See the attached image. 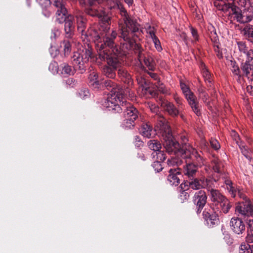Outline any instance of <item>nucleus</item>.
Returning <instances> with one entry per match:
<instances>
[{
    "label": "nucleus",
    "instance_id": "1",
    "mask_svg": "<svg viewBox=\"0 0 253 253\" xmlns=\"http://www.w3.org/2000/svg\"><path fill=\"white\" fill-rule=\"evenodd\" d=\"M118 6L120 10L121 14L123 17L124 22V24L120 25V37L125 42L123 43V47L127 49H132L137 55L140 64H141L143 61L149 70L154 71L156 63L152 55L145 51L141 45L135 41V38H139L142 33L140 29V25L136 19L128 15L122 4H118Z\"/></svg>",
    "mask_w": 253,
    "mask_h": 253
},
{
    "label": "nucleus",
    "instance_id": "2",
    "mask_svg": "<svg viewBox=\"0 0 253 253\" xmlns=\"http://www.w3.org/2000/svg\"><path fill=\"white\" fill-rule=\"evenodd\" d=\"M155 127L160 131L164 142L163 146L167 153L173 156L168 159V165L169 166H178L183 163V155L188 148L186 144L181 146L172 134L171 130L167 120L159 114L154 116Z\"/></svg>",
    "mask_w": 253,
    "mask_h": 253
},
{
    "label": "nucleus",
    "instance_id": "3",
    "mask_svg": "<svg viewBox=\"0 0 253 253\" xmlns=\"http://www.w3.org/2000/svg\"><path fill=\"white\" fill-rule=\"evenodd\" d=\"M97 48L99 49L98 55L100 57V53L104 51L108 55L112 56H121L122 55L120 46L115 42L117 37V33L113 31L111 34H106L102 39L96 30L93 31L91 34Z\"/></svg>",
    "mask_w": 253,
    "mask_h": 253
},
{
    "label": "nucleus",
    "instance_id": "4",
    "mask_svg": "<svg viewBox=\"0 0 253 253\" xmlns=\"http://www.w3.org/2000/svg\"><path fill=\"white\" fill-rule=\"evenodd\" d=\"M112 104V103H111ZM108 111L113 113H121L123 112L125 120L123 122V126L125 129H132L135 126V121L138 119V111L126 101H123L119 105H113L114 108L109 106V104H106ZM112 106L113 105H111Z\"/></svg>",
    "mask_w": 253,
    "mask_h": 253
},
{
    "label": "nucleus",
    "instance_id": "5",
    "mask_svg": "<svg viewBox=\"0 0 253 253\" xmlns=\"http://www.w3.org/2000/svg\"><path fill=\"white\" fill-rule=\"evenodd\" d=\"M105 87L109 91L108 93V97L103 103V106L107 108L106 104H109V106H111V103H112V106L119 105L123 103V96L122 90L117 84L111 80H107L101 82L100 86ZM114 108V106H112Z\"/></svg>",
    "mask_w": 253,
    "mask_h": 253
},
{
    "label": "nucleus",
    "instance_id": "6",
    "mask_svg": "<svg viewBox=\"0 0 253 253\" xmlns=\"http://www.w3.org/2000/svg\"><path fill=\"white\" fill-rule=\"evenodd\" d=\"M224 8L234 16V18L241 23H249L253 20V6L246 3L243 9L236 6L233 3L225 4Z\"/></svg>",
    "mask_w": 253,
    "mask_h": 253
},
{
    "label": "nucleus",
    "instance_id": "7",
    "mask_svg": "<svg viewBox=\"0 0 253 253\" xmlns=\"http://www.w3.org/2000/svg\"><path fill=\"white\" fill-rule=\"evenodd\" d=\"M93 57L92 48L87 44L82 49L74 52L72 57V62L75 69L78 70L81 74L84 73L86 68V65L89 59Z\"/></svg>",
    "mask_w": 253,
    "mask_h": 253
},
{
    "label": "nucleus",
    "instance_id": "8",
    "mask_svg": "<svg viewBox=\"0 0 253 253\" xmlns=\"http://www.w3.org/2000/svg\"><path fill=\"white\" fill-rule=\"evenodd\" d=\"M121 56H112L108 55L104 51L100 53V59L106 61L109 66H104L102 70V72L107 77L111 79H114L116 77L115 71L118 70V67L121 65Z\"/></svg>",
    "mask_w": 253,
    "mask_h": 253
},
{
    "label": "nucleus",
    "instance_id": "9",
    "mask_svg": "<svg viewBox=\"0 0 253 253\" xmlns=\"http://www.w3.org/2000/svg\"><path fill=\"white\" fill-rule=\"evenodd\" d=\"M97 0H86V6L84 12L87 15L93 17H100L104 15V9L99 5Z\"/></svg>",
    "mask_w": 253,
    "mask_h": 253
},
{
    "label": "nucleus",
    "instance_id": "10",
    "mask_svg": "<svg viewBox=\"0 0 253 253\" xmlns=\"http://www.w3.org/2000/svg\"><path fill=\"white\" fill-rule=\"evenodd\" d=\"M75 17L76 19L77 30L79 33H81L82 36H84V38L90 36L91 37V34H93L94 30H91L86 31L87 19L84 17V13L80 10L76 11L75 12Z\"/></svg>",
    "mask_w": 253,
    "mask_h": 253
},
{
    "label": "nucleus",
    "instance_id": "11",
    "mask_svg": "<svg viewBox=\"0 0 253 253\" xmlns=\"http://www.w3.org/2000/svg\"><path fill=\"white\" fill-rule=\"evenodd\" d=\"M219 179L217 175H215V178L213 179L212 183L210 184L209 187L208 188L207 190L209 192V195L210 199L213 202L211 206V208L218 207V205L222 202L226 198L223 196L218 190L213 188L212 185L213 182H216Z\"/></svg>",
    "mask_w": 253,
    "mask_h": 253
},
{
    "label": "nucleus",
    "instance_id": "12",
    "mask_svg": "<svg viewBox=\"0 0 253 253\" xmlns=\"http://www.w3.org/2000/svg\"><path fill=\"white\" fill-rule=\"evenodd\" d=\"M219 207L211 209H205L203 212V217L210 227H213L219 222L218 211Z\"/></svg>",
    "mask_w": 253,
    "mask_h": 253
},
{
    "label": "nucleus",
    "instance_id": "13",
    "mask_svg": "<svg viewBox=\"0 0 253 253\" xmlns=\"http://www.w3.org/2000/svg\"><path fill=\"white\" fill-rule=\"evenodd\" d=\"M183 159L191 160L192 162H191L194 163L198 168L204 165L205 164V160L203 158L194 148L189 145H188L187 150L184 153Z\"/></svg>",
    "mask_w": 253,
    "mask_h": 253
},
{
    "label": "nucleus",
    "instance_id": "14",
    "mask_svg": "<svg viewBox=\"0 0 253 253\" xmlns=\"http://www.w3.org/2000/svg\"><path fill=\"white\" fill-rule=\"evenodd\" d=\"M213 179L205 178H198L196 176L186 180L185 182L187 186L193 190H198L202 188L208 189L210 184L212 183Z\"/></svg>",
    "mask_w": 253,
    "mask_h": 253
},
{
    "label": "nucleus",
    "instance_id": "15",
    "mask_svg": "<svg viewBox=\"0 0 253 253\" xmlns=\"http://www.w3.org/2000/svg\"><path fill=\"white\" fill-rule=\"evenodd\" d=\"M66 0H54V5L57 8L56 21L61 24L67 19V10L65 7Z\"/></svg>",
    "mask_w": 253,
    "mask_h": 253
},
{
    "label": "nucleus",
    "instance_id": "16",
    "mask_svg": "<svg viewBox=\"0 0 253 253\" xmlns=\"http://www.w3.org/2000/svg\"><path fill=\"white\" fill-rule=\"evenodd\" d=\"M235 211L245 217L253 216V205L245 196V201L237 204Z\"/></svg>",
    "mask_w": 253,
    "mask_h": 253
},
{
    "label": "nucleus",
    "instance_id": "17",
    "mask_svg": "<svg viewBox=\"0 0 253 253\" xmlns=\"http://www.w3.org/2000/svg\"><path fill=\"white\" fill-rule=\"evenodd\" d=\"M207 198L206 193L203 190L196 192L192 197L193 202L196 207V210L197 214L201 212L207 203Z\"/></svg>",
    "mask_w": 253,
    "mask_h": 253
},
{
    "label": "nucleus",
    "instance_id": "18",
    "mask_svg": "<svg viewBox=\"0 0 253 253\" xmlns=\"http://www.w3.org/2000/svg\"><path fill=\"white\" fill-rule=\"evenodd\" d=\"M232 231L237 235H242L245 232L246 226L241 219L238 217H232L230 222Z\"/></svg>",
    "mask_w": 253,
    "mask_h": 253
},
{
    "label": "nucleus",
    "instance_id": "19",
    "mask_svg": "<svg viewBox=\"0 0 253 253\" xmlns=\"http://www.w3.org/2000/svg\"><path fill=\"white\" fill-rule=\"evenodd\" d=\"M74 17L68 15L67 19L64 22V32L66 38H72L75 34V25Z\"/></svg>",
    "mask_w": 253,
    "mask_h": 253
},
{
    "label": "nucleus",
    "instance_id": "20",
    "mask_svg": "<svg viewBox=\"0 0 253 253\" xmlns=\"http://www.w3.org/2000/svg\"><path fill=\"white\" fill-rule=\"evenodd\" d=\"M240 69L241 78L245 77L249 82L253 81V64L242 62Z\"/></svg>",
    "mask_w": 253,
    "mask_h": 253
},
{
    "label": "nucleus",
    "instance_id": "21",
    "mask_svg": "<svg viewBox=\"0 0 253 253\" xmlns=\"http://www.w3.org/2000/svg\"><path fill=\"white\" fill-rule=\"evenodd\" d=\"M185 161L186 165L183 168V173L186 178L189 179L196 176L198 172V168L194 163H191L190 161L186 159H183Z\"/></svg>",
    "mask_w": 253,
    "mask_h": 253
},
{
    "label": "nucleus",
    "instance_id": "22",
    "mask_svg": "<svg viewBox=\"0 0 253 253\" xmlns=\"http://www.w3.org/2000/svg\"><path fill=\"white\" fill-rule=\"evenodd\" d=\"M181 170L179 168L171 169L169 170V174L167 179L170 185L177 186L180 183Z\"/></svg>",
    "mask_w": 253,
    "mask_h": 253
},
{
    "label": "nucleus",
    "instance_id": "23",
    "mask_svg": "<svg viewBox=\"0 0 253 253\" xmlns=\"http://www.w3.org/2000/svg\"><path fill=\"white\" fill-rule=\"evenodd\" d=\"M161 106L172 117H175L179 113L178 108H177L174 105L168 101H163L161 102Z\"/></svg>",
    "mask_w": 253,
    "mask_h": 253
},
{
    "label": "nucleus",
    "instance_id": "24",
    "mask_svg": "<svg viewBox=\"0 0 253 253\" xmlns=\"http://www.w3.org/2000/svg\"><path fill=\"white\" fill-rule=\"evenodd\" d=\"M118 75L120 79L125 84H132V79L131 76L124 67H122L121 65L118 67Z\"/></svg>",
    "mask_w": 253,
    "mask_h": 253
},
{
    "label": "nucleus",
    "instance_id": "25",
    "mask_svg": "<svg viewBox=\"0 0 253 253\" xmlns=\"http://www.w3.org/2000/svg\"><path fill=\"white\" fill-rule=\"evenodd\" d=\"M201 72L203 77L204 79L205 82L206 83L208 88V90L213 89L212 80L211 73L207 69L205 64L202 63L201 65Z\"/></svg>",
    "mask_w": 253,
    "mask_h": 253
},
{
    "label": "nucleus",
    "instance_id": "26",
    "mask_svg": "<svg viewBox=\"0 0 253 253\" xmlns=\"http://www.w3.org/2000/svg\"><path fill=\"white\" fill-rule=\"evenodd\" d=\"M189 105L191 106L192 110L197 115L199 116L201 113L199 107V103L197 100V98L194 93H190L187 97H186Z\"/></svg>",
    "mask_w": 253,
    "mask_h": 253
},
{
    "label": "nucleus",
    "instance_id": "27",
    "mask_svg": "<svg viewBox=\"0 0 253 253\" xmlns=\"http://www.w3.org/2000/svg\"><path fill=\"white\" fill-rule=\"evenodd\" d=\"M241 32L245 39L253 44V25L246 24Z\"/></svg>",
    "mask_w": 253,
    "mask_h": 253
},
{
    "label": "nucleus",
    "instance_id": "28",
    "mask_svg": "<svg viewBox=\"0 0 253 253\" xmlns=\"http://www.w3.org/2000/svg\"><path fill=\"white\" fill-rule=\"evenodd\" d=\"M100 84L97 73L95 72L90 73L88 76L89 85L93 88H98L100 87Z\"/></svg>",
    "mask_w": 253,
    "mask_h": 253
},
{
    "label": "nucleus",
    "instance_id": "29",
    "mask_svg": "<svg viewBox=\"0 0 253 253\" xmlns=\"http://www.w3.org/2000/svg\"><path fill=\"white\" fill-rule=\"evenodd\" d=\"M140 133L144 136L150 138L152 136L153 130L152 126L148 123H143L140 128Z\"/></svg>",
    "mask_w": 253,
    "mask_h": 253
},
{
    "label": "nucleus",
    "instance_id": "30",
    "mask_svg": "<svg viewBox=\"0 0 253 253\" xmlns=\"http://www.w3.org/2000/svg\"><path fill=\"white\" fill-rule=\"evenodd\" d=\"M72 38H66L61 43V47L63 48L64 55L68 56L72 50Z\"/></svg>",
    "mask_w": 253,
    "mask_h": 253
},
{
    "label": "nucleus",
    "instance_id": "31",
    "mask_svg": "<svg viewBox=\"0 0 253 253\" xmlns=\"http://www.w3.org/2000/svg\"><path fill=\"white\" fill-rule=\"evenodd\" d=\"M137 81L139 84H140V83L142 84V85L143 87L142 90L144 91L146 94L148 93L153 97L156 96L157 95V92L156 90H155L152 89L150 87L147 86L146 81L144 79L141 78L140 80L139 79H137Z\"/></svg>",
    "mask_w": 253,
    "mask_h": 253
},
{
    "label": "nucleus",
    "instance_id": "32",
    "mask_svg": "<svg viewBox=\"0 0 253 253\" xmlns=\"http://www.w3.org/2000/svg\"><path fill=\"white\" fill-rule=\"evenodd\" d=\"M61 68H62L61 74L63 75H73L75 74L76 71H78V70L75 69L74 66L73 67H72V66L65 63H64L61 65Z\"/></svg>",
    "mask_w": 253,
    "mask_h": 253
},
{
    "label": "nucleus",
    "instance_id": "33",
    "mask_svg": "<svg viewBox=\"0 0 253 253\" xmlns=\"http://www.w3.org/2000/svg\"><path fill=\"white\" fill-rule=\"evenodd\" d=\"M242 154L249 161H251L253 159L252 156V150L247 146L243 145L242 142L238 144Z\"/></svg>",
    "mask_w": 253,
    "mask_h": 253
},
{
    "label": "nucleus",
    "instance_id": "34",
    "mask_svg": "<svg viewBox=\"0 0 253 253\" xmlns=\"http://www.w3.org/2000/svg\"><path fill=\"white\" fill-rule=\"evenodd\" d=\"M218 206H220L221 209L220 211H218L219 213L223 212L224 213H227L232 207V205L227 198L222 201Z\"/></svg>",
    "mask_w": 253,
    "mask_h": 253
},
{
    "label": "nucleus",
    "instance_id": "35",
    "mask_svg": "<svg viewBox=\"0 0 253 253\" xmlns=\"http://www.w3.org/2000/svg\"><path fill=\"white\" fill-rule=\"evenodd\" d=\"M147 144L151 150L155 152L160 151L162 148V145L158 140H150L148 141Z\"/></svg>",
    "mask_w": 253,
    "mask_h": 253
},
{
    "label": "nucleus",
    "instance_id": "36",
    "mask_svg": "<svg viewBox=\"0 0 253 253\" xmlns=\"http://www.w3.org/2000/svg\"><path fill=\"white\" fill-rule=\"evenodd\" d=\"M212 169L217 174L221 173V168L222 167V163L220 160L217 158H214L211 161Z\"/></svg>",
    "mask_w": 253,
    "mask_h": 253
},
{
    "label": "nucleus",
    "instance_id": "37",
    "mask_svg": "<svg viewBox=\"0 0 253 253\" xmlns=\"http://www.w3.org/2000/svg\"><path fill=\"white\" fill-rule=\"evenodd\" d=\"M231 71L234 75L238 76L239 79L241 78V69L237 64V63L234 61H231Z\"/></svg>",
    "mask_w": 253,
    "mask_h": 253
},
{
    "label": "nucleus",
    "instance_id": "38",
    "mask_svg": "<svg viewBox=\"0 0 253 253\" xmlns=\"http://www.w3.org/2000/svg\"><path fill=\"white\" fill-rule=\"evenodd\" d=\"M226 188L228 190L229 192L230 193L232 197H235L237 194H238L239 196L241 197V191L239 189L235 188L233 186V184H232L231 185H229Z\"/></svg>",
    "mask_w": 253,
    "mask_h": 253
},
{
    "label": "nucleus",
    "instance_id": "39",
    "mask_svg": "<svg viewBox=\"0 0 253 253\" xmlns=\"http://www.w3.org/2000/svg\"><path fill=\"white\" fill-rule=\"evenodd\" d=\"M239 253H253L252 245L248 244H242Z\"/></svg>",
    "mask_w": 253,
    "mask_h": 253
},
{
    "label": "nucleus",
    "instance_id": "40",
    "mask_svg": "<svg viewBox=\"0 0 253 253\" xmlns=\"http://www.w3.org/2000/svg\"><path fill=\"white\" fill-rule=\"evenodd\" d=\"M237 44L238 45V48L240 52L243 53L244 54L247 52L248 50V47L247 45L246 42L243 41H239L237 42Z\"/></svg>",
    "mask_w": 253,
    "mask_h": 253
},
{
    "label": "nucleus",
    "instance_id": "41",
    "mask_svg": "<svg viewBox=\"0 0 253 253\" xmlns=\"http://www.w3.org/2000/svg\"><path fill=\"white\" fill-rule=\"evenodd\" d=\"M48 69L53 74L57 73L58 70L57 63L55 61L51 62L49 65Z\"/></svg>",
    "mask_w": 253,
    "mask_h": 253
},
{
    "label": "nucleus",
    "instance_id": "42",
    "mask_svg": "<svg viewBox=\"0 0 253 253\" xmlns=\"http://www.w3.org/2000/svg\"><path fill=\"white\" fill-rule=\"evenodd\" d=\"M155 85L160 92L163 94L167 93L168 89L161 81L155 83Z\"/></svg>",
    "mask_w": 253,
    "mask_h": 253
},
{
    "label": "nucleus",
    "instance_id": "43",
    "mask_svg": "<svg viewBox=\"0 0 253 253\" xmlns=\"http://www.w3.org/2000/svg\"><path fill=\"white\" fill-rule=\"evenodd\" d=\"M189 197V193L186 190H183L179 196V200L181 203H184L188 199Z\"/></svg>",
    "mask_w": 253,
    "mask_h": 253
},
{
    "label": "nucleus",
    "instance_id": "44",
    "mask_svg": "<svg viewBox=\"0 0 253 253\" xmlns=\"http://www.w3.org/2000/svg\"><path fill=\"white\" fill-rule=\"evenodd\" d=\"M245 54L247 55V59L245 62L253 64V49H249Z\"/></svg>",
    "mask_w": 253,
    "mask_h": 253
},
{
    "label": "nucleus",
    "instance_id": "45",
    "mask_svg": "<svg viewBox=\"0 0 253 253\" xmlns=\"http://www.w3.org/2000/svg\"><path fill=\"white\" fill-rule=\"evenodd\" d=\"M180 86L186 97L189 96L190 93H193L184 83H181Z\"/></svg>",
    "mask_w": 253,
    "mask_h": 253
},
{
    "label": "nucleus",
    "instance_id": "46",
    "mask_svg": "<svg viewBox=\"0 0 253 253\" xmlns=\"http://www.w3.org/2000/svg\"><path fill=\"white\" fill-rule=\"evenodd\" d=\"M152 167H153L155 171L157 172H159L162 170L163 169V167L161 164V162L159 161H156L154 162L152 164Z\"/></svg>",
    "mask_w": 253,
    "mask_h": 253
},
{
    "label": "nucleus",
    "instance_id": "47",
    "mask_svg": "<svg viewBox=\"0 0 253 253\" xmlns=\"http://www.w3.org/2000/svg\"><path fill=\"white\" fill-rule=\"evenodd\" d=\"M103 15V16L98 17V18L100 19L104 24H106L107 25H110L111 23V17L106 15L104 11Z\"/></svg>",
    "mask_w": 253,
    "mask_h": 253
},
{
    "label": "nucleus",
    "instance_id": "48",
    "mask_svg": "<svg viewBox=\"0 0 253 253\" xmlns=\"http://www.w3.org/2000/svg\"><path fill=\"white\" fill-rule=\"evenodd\" d=\"M133 143L135 146L138 148L142 147L144 144L143 141L141 140L140 137L138 135H136L134 137Z\"/></svg>",
    "mask_w": 253,
    "mask_h": 253
},
{
    "label": "nucleus",
    "instance_id": "49",
    "mask_svg": "<svg viewBox=\"0 0 253 253\" xmlns=\"http://www.w3.org/2000/svg\"><path fill=\"white\" fill-rule=\"evenodd\" d=\"M147 33L150 35V37L152 39L157 37L155 35V30L154 27L149 26L146 29Z\"/></svg>",
    "mask_w": 253,
    "mask_h": 253
},
{
    "label": "nucleus",
    "instance_id": "50",
    "mask_svg": "<svg viewBox=\"0 0 253 253\" xmlns=\"http://www.w3.org/2000/svg\"><path fill=\"white\" fill-rule=\"evenodd\" d=\"M157 161H159L160 162L164 161L166 159V154L163 151H161L160 150L158 151L157 153Z\"/></svg>",
    "mask_w": 253,
    "mask_h": 253
},
{
    "label": "nucleus",
    "instance_id": "51",
    "mask_svg": "<svg viewBox=\"0 0 253 253\" xmlns=\"http://www.w3.org/2000/svg\"><path fill=\"white\" fill-rule=\"evenodd\" d=\"M190 30L195 42H198L199 41V35L197 29L193 27H191Z\"/></svg>",
    "mask_w": 253,
    "mask_h": 253
},
{
    "label": "nucleus",
    "instance_id": "52",
    "mask_svg": "<svg viewBox=\"0 0 253 253\" xmlns=\"http://www.w3.org/2000/svg\"><path fill=\"white\" fill-rule=\"evenodd\" d=\"M152 41L155 44V47L156 48V49L158 51H161L162 50V47L161 45V42L159 39L156 37L153 39H152Z\"/></svg>",
    "mask_w": 253,
    "mask_h": 253
},
{
    "label": "nucleus",
    "instance_id": "53",
    "mask_svg": "<svg viewBox=\"0 0 253 253\" xmlns=\"http://www.w3.org/2000/svg\"><path fill=\"white\" fill-rule=\"evenodd\" d=\"M65 83L66 84L68 85L70 87H74L77 83V81L72 78H68V79H67L65 81Z\"/></svg>",
    "mask_w": 253,
    "mask_h": 253
},
{
    "label": "nucleus",
    "instance_id": "54",
    "mask_svg": "<svg viewBox=\"0 0 253 253\" xmlns=\"http://www.w3.org/2000/svg\"><path fill=\"white\" fill-rule=\"evenodd\" d=\"M211 147L215 150H217L220 148V144L218 141L216 139H211L210 141Z\"/></svg>",
    "mask_w": 253,
    "mask_h": 253
},
{
    "label": "nucleus",
    "instance_id": "55",
    "mask_svg": "<svg viewBox=\"0 0 253 253\" xmlns=\"http://www.w3.org/2000/svg\"><path fill=\"white\" fill-rule=\"evenodd\" d=\"M214 50L216 53V56L219 58H222V53L219 50V44H213Z\"/></svg>",
    "mask_w": 253,
    "mask_h": 253
},
{
    "label": "nucleus",
    "instance_id": "56",
    "mask_svg": "<svg viewBox=\"0 0 253 253\" xmlns=\"http://www.w3.org/2000/svg\"><path fill=\"white\" fill-rule=\"evenodd\" d=\"M43 7H46L50 4V0H36Z\"/></svg>",
    "mask_w": 253,
    "mask_h": 253
},
{
    "label": "nucleus",
    "instance_id": "57",
    "mask_svg": "<svg viewBox=\"0 0 253 253\" xmlns=\"http://www.w3.org/2000/svg\"><path fill=\"white\" fill-rule=\"evenodd\" d=\"M246 241L248 244L253 243V234L252 231H248L247 235L246 237Z\"/></svg>",
    "mask_w": 253,
    "mask_h": 253
},
{
    "label": "nucleus",
    "instance_id": "58",
    "mask_svg": "<svg viewBox=\"0 0 253 253\" xmlns=\"http://www.w3.org/2000/svg\"><path fill=\"white\" fill-rule=\"evenodd\" d=\"M175 100L177 104V108L179 110H183L184 109V105L182 103V100L179 97H175Z\"/></svg>",
    "mask_w": 253,
    "mask_h": 253
},
{
    "label": "nucleus",
    "instance_id": "59",
    "mask_svg": "<svg viewBox=\"0 0 253 253\" xmlns=\"http://www.w3.org/2000/svg\"><path fill=\"white\" fill-rule=\"evenodd\" d=\"M147 73L151 78L156 81V82H159L161 81L160 78L157 74L151 72H148Z\"/></svg>",
    "mask_w": 253,
    "mask_h": 253
},
{
    "label": "nucleus",
    "instance_id": "60",
    "mask_svg": "<svg viewBox=\"0 0 253 253\" xmlns=\"http://www.w3.org/2000/svg\"><path fill=\"white\" fill-rule=\"evenodd\" d=\"M79 95L83 99H85L89 96V91L88 89L82 90L79 92Z\"/></svg>",
    "mask_w": 253,
    "mask_h": 253
},
{
    "label": "nucleus",
    "instance_id": "61",
    "mask_svg": "<svg viewBox=\"0 0 253 253\" xmlns=\"http://www.w3.org/2000/svg\"><path fill=\"white\" fill-rule=\"evenodd\" d=\"M232 136L234 138V140L236 141V143L237 144H240V137L238 133L234 130H233L231 133Z\"/></svg>",
    "mask_w": 253,
    "mask_h": 253
},
{
    "label": "nucleus",
    "instance_id": "62",
    "mask_svg": "<svg viewBox=\"0 0 253 253\" xmlns=\"http://www.w3.org/2000/svg\"><path fill=\"white\" fill-rule=\"evenodd\" d=\"M198 91L199 96L207 93L205 90V86L202 84L198 87Z\"/></svg>",
    "mask_w": 253,
    "mask_h": 253
},
{
    "label": "nucleus",
    "instance_id": "63",
    "mask_svg": "<svg viewBox=\"0 0 253 253\" xmlns=\"http://www.w3.org/2000/svg\"><path fill=\"white\" fill-rule=\"evenodd\" d=\"M199 97L200 98H201V99L203 100V101L205 103H207L208 104V102H207L209 98V96L208 95V94L207 93H206L204 94H202V95H201L199 96Z\"/></svg>",
    "mask_w": 253,
    "mask_h": 253
},
{
    "label": "nucleus",
    "instance_id": "64",
    "mask_svg": "<svg viewBox=\"0 0 253 253\" xmlns=\"http://www.w3.org/2000/svg\"><path fill=\"white\" fill-rule=\"evenodd\" d=\"M248 228L250 229V231H253V219H249L247 221Z\"/></svg>",
    "mask_w": 253,
    "mask_h": 253
}]
</instances>
